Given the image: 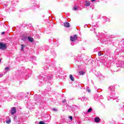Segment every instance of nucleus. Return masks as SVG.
Listing matches in <instances>:
<instances>
[{
	"label": "nucleus",
	"mask_w": 124,
	"mask_h": 124,
	"mask_svg": "<svg viewBox=\"0 0 124 124\" xmlns=\"http://www.w3.org/2000/svg\"><path fill=\"white\" fill-rule=\"evenodd\" d=\"M28 40L30 42H33V38L29 36L28 37Z\"/></svg>",
	"instance_id": "6"
},
{
	"label": "nucleus",
	"mask_w": 124,
	"mask_h": 124,
	"mask_svg": "<svg viewBox=\"0 0 124 124\" xmlns=\"http://www.w3.org/2000/svg\"><path fill=\"white\" fill-rule=\"evenodd\" d=\"M24 48H25V46L21 45V51H24Z\"/></svg>",
	"instance_id": "12"
},
{
	"label": "nucleus",
	"mask_w": 124,
	"mask_h": 124,
	"mask_svg": "<svg viewBox=\"0 0 124 124\" xmlns=\"http://www.w3.org/2000/svg\"><path fill=\"white\" fill-rule=\"evenodd\" d=\"M70 120H72L73 119V118L72 117V116H70Z\"/></svg>",
	"instance_id": "18"
},
{
	"label": "nucleus",
	"mask_w": 124,
	"mask_h": 124,
	"mask_svg": "<svg viewBox=\"0 0 124 124\" xmlns=\"http://www.w3.org/2000/svg\"><path fill=\"white\" fill-rule=\"evenodd\" d=\"M16 113V107H13L12 108L11 114L14 115Z\"/></svg>",
	"instance_id": "3"
},
{
	"label": "nucleus",
	"mask_w": 124,
	"mask_h": 124,
	"mask_svg": "<svg viewBox=\"0 0 124 124\" xmlns=\"http://www.w3.org/2000/svg\"><path fill=\"white\" fill-rule=\"evenodd\" d=\"M80 75H84V74H85V73L83 71H80L79 72Z\"/></svg>",
	"instance_id": "11"
},
{
	"label": "nucleus",
	"mask_w": 124,
	"mask_h": 124,
	"mask_svg": "<svg viewBox=\"0 0 124 124\" xmlns=\"http://www.w3.org/2000/svg\"><path fill=\"white\" fill-rule=\"evenodd\" d=\"M7 48V45L6 44H3V43H0V50H5Z\"/></svg>",
	"instance_id": "1"
},
{
	"label": "nucleus",
	"mask_w": 124,
	"mask_h": 124,
	"mask_svg": "<svg viewBox=\"0 0 124 124\" xmlns=\"http://www.w3.org/2000/svg\"><path fill=\"white\" fill-rule=\"evenodd\" d=\"M77 38H78L77 35H74L73 36H70L71 41H73V42L76 41V40H77Z\"/></svg>",
	"instance_id": "2"
},
{
	"label": "nucleus",
	"mask_w": 124,
	"mask_h": 124,
	"mask_svg": "<svg viewBox=\"0 0 124 124\" xmlns=\"http://www.w3.org/2000/svg\"><path fill=\"white\" fill-rule=\"evenodd\" d=\"M86 3H85V6H90V4H91V2L90 1H85Z\"/></svg>",
	"instance_id": "7"
},
{
	"label": "nucleus",
	"mask_w": 124,
	"mask_h": 124,
	"mask_svg": "<svg viewBox=\"0 0 124 124\" xmlns=\"http://www.w3.org/2000/svg\"><path fill=\"white\" fill-rule=\"evenodd\" d=\"M64 27H65V28H69V27H70V25H69V23L65 22L64 23Z\"/></svg>",
	"instance_id": "4"
},
{
	"label": "nucleus",
	"mask_w": 124,
	"mask_h": 124,
	"mask_svg": "<svg viewBox=\"0 0 124 124\" xmlns=\"http://www.w3.org/2000/svg\"><path fill=\"white\" fill-rule=\"evenodd\" d=\"M9 69L8 67H5V69H6V70H7V69Z\"/></svg>",
	"instance_id": "20"
},
{
	"label": "nucleus",
	"mask_w": 124,
	"mask_h": 124,
	"mask_svg": "<svg viewBox=\"0 0 124 124\" xmlns=\"http://www.w3.org/2000/svg\"><path fill=\"white\" fill-rule=\"evenodd\" d=\"M6 124H10V123H11V120L9 119V120H6Z\"/></svg>",
	"instance_id": "10"
},
{
	"label": "nucleus",
	"mask_w": 124,
	"mask_h": 124,
	"mask_svg": "<svg viewBox=\"0 0 124 124\" xmlns=\"http://www.w3.org/2000/svg\"><path fill=\"white\" fill-rule=\"evenodd\" d=\"M73 10H77V7L74 6V8H73Z\"/></svg>",
	"instance_id": "13"
},
{
	"label": "nucleus",
	"mask_w": 124,
	"mask_h": 124,
	"mask_svg": "<svg viewBox=\"0 0 124 124\" xmlns=\"http://www.w3.org/2000/svg\"><path fill=\"white\" fill-rule=\"evenodd\" d=\"M4 33H5V32L4 31L1 32V34H4Z\"/></svg>",
	"instance_id": "19"
},
{
	"label": "nucleus",
	"mask_w": 124,
	"mask_h": 124,
	"mask_svg": "<svg viewBox=\"0 0 124 124\" xmlns=\"http://www.w3.org/2000/svg\"><path fill=\"white\" fill-rule=\"evenodd\" d=\"M69 78L71 80V81H74V78L73 77V76H72V75H70Z\"/></svg>",
	"instance_id": "8"
},
{
	"label": "nucleus",
	"mask_w": 124,
	"mask_h": 124,
	"mask_svg": "<svg viewBox=\"0 0 124 124\" xmlns=\"http://www.w3.org/2000/svg\"><path fill=\"white\" fill-rule=\"evenodd\" d=\"M66 101V99H64V100L62 101V103H64V102H65Z\"/></svg>",
	"instance_id": "15"
},
{
	"label": "nucleus",
	"mask_w": 124,
	"mask_h": 124,
	"mask_svg": "<svg viewBox=\"0 0 124 124\" xmlns=\"http://www.w3.org/2000/svg\"><path fill=\"white\" fill-rule=\"evenodd\" d=\"M92 111H93V108H90L88 110L87 113H91V112Z\"/></svg>",
	"instance_id": "9"
},
{
	"label": "nucleus",
	"mask_w": 124,
	"mask_h": 124,
	"mask_svg": "<svg viewBox=\"0 0 124 124\" xmlns=\"http://www.w3.org/2000/svg\"><path fill=\"white\" fill-rule=\"evenodd\" d=\"M87 92H88V93H91V90H90V89H88V90H87Z\"/></svg>",
	"instance_id": "17"
},
{
	"label": "nucleus",
	"mask_w": 124,
	"mask_h": 124,
	"mask_svg": "<svg viewBox=\"0 0 124 124\" xmlns=\"http://www.w3.org/2000/svg\"><path fill=\"white\" fill-rule=\"evenodd\" d=\"M39 124H45L43 121H41L39 122Z\"/></svg>",
	"instance_id": "14"
},
{
	"label": "nucleus",
	"mask_w": 124,
	"mask_h": 124,
	"mask_svg": "<svg viewBox=\"0 0 124 124\" xmlns=\"http://www.w3.org/2000/svg\"><path fill=\"white\" fill-rule=\"evenodd\" d=\"M91 1H95V0H91Z\"/></svg>",
	"instance_id": "21"
},
{
	"label": "nucleus",
	"mask_w": 124,
	"mask_h": 124,
	"mask_svg": "<svg viewBox=\"0 0 124 124\" xmlns=\"http://www.w3.org/2000/svg\"><path fill=\"white\" fill-rule=\"evenodd\" d=\"M0 62H1V60L0 59Z\"/></svg>",
	"instance_id": "22"
},
{
	"label": "nucleus",
	"mask_w": 124,
	"mask_h": 124,
	"mask_svg": "<svg viewBox=\"0 0 124 124\" xmlns=\"http://www.w3.org/2000/svg\"><path fill=\"white\" fill-rule=\"evenodd\" d=\"M98 55L99 56H101V53H100V52H98Z\"/></svg>",
	"instance_id": "16"
},
{
	"label": "nucleus",
	"mask_w": 124,
	"mask_h": 124,
	"mask_svg": "<svg viewBox=\"0 0 124 124\" xmlns=\"http://www.w3.org/2000/svg\"><path fill=\"white\" fill-rule=\"evenodd\" d=\"M94 121L95 123H99L100 122V118L99 117H96L94 119Z\"/></svg>",
	"instance_id": "5"
}]
</instances>
